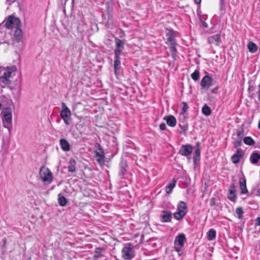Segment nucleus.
<instances>
[{"mask_svg": "<svg viewBox=\"0 0 260 260\" xmlns=\"http://www.w3.org/2000/svg\"><path fill=\"white\" fill-rule=\"evenodd\" d=\"M115 49L114 50V54L121 55V53L124 49V42L118 39L117 37H115Z\"/></svg>", "mask_w": 260, "mask_h": 260, "instance_id": "nucleus-8", "label": "nucleus"}, {"mask_svg": "<svg viewBox=\"0 0 260 260\" xmlns=\"http://www.w3.org/2000/svg\"><path fill=\"white\" fill-rule=\"evenodd\" d=\"M122 257L124 259L131 260L135 256V252L131 243H126L122 249Z\"/></svg>", "mask_w": 260, "mask_h": 260, "instance_id": "nucleus-4", "label": "nucleus"}, {"mask_svg": "<svg viewBox=\"0 0 260 260\" xmlns=\"http://www.w3.org/2000/svg\"><path fill=\"white\" fill-rule=\"evenodd\" d=\"M239 186L241 189V193L245 194L248 192L246 188V179L244 177L240 178L239 179Z\"/></svg>", "mask_w": 260, "mask_h": 260, "instance_id": "nucleus-18", "label": "nucleus"}, {"mask_svg": "<svg viewBox=\"0 0 260 260\" xmlns=\"http://www.w3.org/2000/svg\"><path fill=\"white\" fill-rule=\"evenodd\" d=\"M202 113L206 116H209L211 113V110L206 104L204 105L202 109Z\"/></svg>", "mask_w": 260, "mask_h": 260, "instance_id": "nucleus-31", "label": "nucleus"}, {"mask_svg": "<svg viewBox=\"0 0 260 260\" xmlns=\"http://www.w3.org/2000/svg\"><path fill=\"white\" fill-rule=\"evenodd\" d=\"M64 122L66 123V125H69L70 122H69V118H62Z\"/></svg>", "mask_w": 260, "mask_h": 260, "instance_id": "nucleus-43", "label": "nucleus"}, {"mask_svg": "<svg viewBox=\"0 0 260 260\" xmlns=\"http://www.w3.org/2000/svg\"><path fill=\"white\" fill-rule=\"evenodd\" d=\"M61 148L64 151H68L70 150L69 143L64 139H61L59 141Z\"/></svg>", "mask_w": 260, "mask_h": 260, "instance_id": "nucleus-20", "label": "nucleus"}, {"mask_svg": "<svg viewBox=\"0 0 260 260\" xmlns=\"http://www.w3.org/2000/svg\"><path fill=\"white\" fill-rule=\"evenodd\" d=\"M203 25L204 26H205V27H208V25H207V23H206V22H204L203 23Z\"/></svg>", "mask_w": 260, "mask_h": 260, "instance_id": "nucleus-46", "label": "nucleus"}, {"mask_svg": "<svg viewBox=\"0 0 260 260\" xmlns=\"http://www.w3.org/2000/svg\"><path fill=\"white\" fill-rule=\"evenodd\" d=\"M168 44H169L170 50L172 52L173 55V56L176 55V53L177 50H176V48L175 42L168 43Z\"/></svg>", "mask_w": 260, "mask_h": 260, "instance_id": "nucleus-34", "label": "nucleus"}, {"mask_svg": "<svg viewBox=\"0 0 260 260\" xmlns=\"http://www.w3.org/2000/svg\"><path fill=\"white\" fill-rule=\"evenodd\" d=\"M167 124L171 127H174L177 123L175 117L173 115L166 116L164 118Z\"/></svg>", "mask_w": 260, "mask_h": 260, "instance_id": "nucleus-17", "label": "nucleus"}, {"mask_svg": "<svg viewBox=\"0 0 260 260\" xmlns=\"http://www.w3.org/2000/svg\"><path fill=\"white\" fill-rule=\"evenodd\" d=\"M234 144L235 147H238L241 146L242 145V140L237 139V140H235V141L234 142Z\"/></svg>", "mask_w": 260, "mask_h": 260, "instance_id": "nucleus-39", "label": "nucleus"}, {"mask_svg": "<svg viewBox=\"0 0 260 260\" xmlns=\"http://www.w3.org/2000/svg\"><path fill=\"white\" fill-rule=\"evenodd\" d=\"M40 176L42 181L45 184H49L52 181L53 175L51 171L47 168L42 167L40 170Z\"/></svg>", "mask_w": 260, "mask_h": 260, "instance_id": "nucleus-3", "label": "nucleus"}, {"mask_svg": "<svg viewBox=\"0 0 260 260\" xmlns=\"http://www.w3.org/2000/svg\"><path fill=\"white\" fill-rule=\"evenodd\" d=\"M212 78L208 75L205 76L201 81V86L205 89H208L212 85Z\"/></svg>", "mask_w": 260, "mask_h": 260, "instance_id": "nucleus-11", "label": "nucleus"}, {"mask_svg": "<svg viewBox=\"0 0 260 260\" xmlns=\"http://www.w3.org/2000/svg\"><path fill=\"white\" fill-rule=\"evenodd\" d=\"M166 125L165 124V123H161L160 125H159V128L160 130L161 131H164L166 129Z\"/></svg>", "mask_w": 260, "mask_h": 260, "instance_id": "nucleus-41", "label": "nucleus"}, {"mask_svg": "<svg viewBox=\"0 0 260 260\" xmlns=\"http://www.w3.org/2000/svg\"><path fill=\"white\" fill-rule=\"evenodd\" d=\"M186 241V238L184 234L180 233L176 237L174 243V248L176 251L181 255L180 252H182Z\"/></svg>", "mask_w": 260, "mask_h": 260, "instance_id": "nucleus-2", "label": "nucleus"}, {"mask_svg": "<svg viewBox=\"0 0 260 260\" xmlns=\"http://www.w3.org/2000/svg\"><path fill=\"white\" fill-rule=\"evenodd\" d=\"M120 172L119 176L121 178H122L125 174V172L126 171L127 164L126 161H121L120 165Z\"/></svg>", "mask_w": 260, "mask_h": 260, "instance_id": "nucleus-24", "label": "nucleus"}, {"mask_svg": "<svg viewBox=\"0 0 260 260\" xmlns=\"http://www.w3.org/2000/svg\"><path fill=\"white\" fill-rule=\"evenodd\" d=\"M177 211L174 213V218L179 220L184 217L187 212V206L183 201H180L177 205Z\"/></svg>", "mask_w": 260, "mask_h": 260, "instance_id": "nucleus-5", "label": "nucleus"}, {"mask_svg": "<svg viewBox=\"0 0 260 260\" xmlns=\"http://www.w3.org/2000/svg\"><path fill=\"white\" fill-rule=\"evenodd\" d=\"M167 32L166 33L167 37V43H170L172 42H175V37L174 36L173 31L172 30H170L167 29Z\"/></svg>", "mask_w": 260, "mask_h": 260, "instance_id": "nucleus-23", "label": "nucleus"}, {"mask_svg": "<svg viewBox=\"0 0 260 260\" xmlns=\"http://www.w3.org/2000/svg\"><path fill=\"white\" fill-rule=\"evenodd\" d=\"M120 55L114 54V67L115 74H117L120 68Z\"/></svg>", "mask_w": 260, "mask_h": 260, "instance_id": "nucleus-19", "label": "nucleus"}, {"mask_svg": "<svg viewBox=\"0 0 260 260\" xmlns=\"http://www.w3.org/2000/svg\"><path fill=\"white\" fill-rule=\"evenodd\" d=\"M61 107L62 110L60 113V115L61 118H70L71 115V112L70 109L67 106L65 103H61Z\"/></svg>", "mask_w": 260, "mask_h": 260, "instance_id": "nucleus-12", "label": "nucleus"}, {"mask_svg": "<svg viewBox=\"0 0 260 260\" xmlns=\"http://www.w3.org/2000/svg\"><path fill=\"white\" fill-rule=\"evenodd\" d=\"M16 30L14 32V37L16 40L19 41L22 37V30L19 28V27H16Z\"/></svg>", "mask_w": 260, "mask_h": 260, "instance_id": "nucleus-29", "label": "nucleus"}, {"mask_svg": "<svg viewBox=\"0 0 260 260\" xmlns=\"http://www.w3.org/2000/svg\"><path fill=\"white\" fill-rule=\"evenodd\" d=\"M200 150L199 148H198L194 152V155L193 156V162L194 164L197 163V161H199L200 159Z\"/></svg>", "mask_w": 260, "mask_h": 260, "instance_id": "nucleus-32", "label": "nucleus"}, {"mask_svg": "<svg viewBox=\"0 0 260 260\" xmlns=\"http://www.w3.org/2000/svg\"><path fill=\"white\" fill-rule=\"evenodd\" d=\"M258 128L260 129V120L258 122Z\"/></svg>", "mask_w": 260, "mask_h": 260, "instance_id": "nucleus-49", "label": "nucleus"}, {"mask_svg": "<svg viewBox=\"0 0 260 260\" xmlns=\"http://www.w3.org/2000/svg\"><path fill=\"white\" fill-rule=\"evenodd\" d=\"M258 249L260 250V240L258 241Z\"/></svg>", "mask_w": 260, "mask_h": 260, "instance_id": "nucleus-48", "label": "nucleus"}, {"mask_svg": "<svg viewBox=\"0 0 260 260\" xmlns=\"http://www.w3.org/2000/svg\"><path fill=\"white\" fill-rule=\"evenodd\" d=\"M76 162L75 159H71L70 160V165L68 166V171L69 172L74 173L76 171L75 165Z\"/></svg>", "mask_w": 260, "mask_h": 260, "instance_id": "nucleus-28", "label": "nucleus"}, {"mask_svg": "<svg viewBox=\"0 0 260 260\" xmlns=\"http://www.w3.org/2000/svg\"><path fill=\"white\" fill-rule=\"evenodd\" d=\"M176 180L173 179L166 187V191L170 194L172 192L173 189L176 185Z\"/></svg>", "mask_w": 260, "mask_h": 260, "instance_id": "nucleus-22", "label": "nucleus"}, {"mask_svg": "<svg viewBox=\"0 0 260 260\" xmlns=\"http://www.w3.org/2000/svg\"><path fill=\"white\" fill-rule=\"evenodd\" d=\"M237 136L238 139L242 140L244 136V131L242 129L237 131Z\"/></svg>", "mask_w": 260, "mask_h": 260, "instance_id": "nucleus-38", "label": "nucleus"}, {"mask_svg": "<svg viewBox=\"0 0 260 260\" xmlns=\"http://www.w3.org/2000/svg\"><path fill=\"white\" fill-rule=\"evenodd\" d=\"M4 120L7 124L11 125L12 121V116L11 112L10 111H6L4 115Z\"/></svg>", "mask_w": 260, "mask_h": 260, "instance_id": "nucleus-25", "label": "nucleus"}, {"mask_svg": "<svg viewBox=\"0 0 260 260\" xmlns=\"http://www.w3.org/2000/svg\"><path fill=\"white\" fill-rule=\"evenodd\" d=\"M228 198L233 202H236L237 200L236 195V187L234 184L230 186L229 189V194L228 195Z\"/></svg>", "mask_w": 260, "mask_h": 260, "instance_id": "nucleus-9", "label": "nucleus"}, {"mask_svg": "<svg viewBox=\"0 0 260 260\" xmlns=\"http://www.w3.org/2000/svg\"><path fill=\"white\" fill-rule=\"evenodd\" d=\"M182 110L181 111V114H184L188 110V107L187 104L185 102H182Z\"/></svg>", "mask_w": 260, "mask_h": 260, "instance_id": "nucleus-37", "label": "nucleus"}, {"mask_svg": "<svg viewBox=\"0 0 260 260\" xmlns=\"http://www.w3.org/2000/svg\"><path fill=\"white\" fill-rule=\"evenodd\" d=\"M192 149V147L189 144L182 145L180 149L179 153L183 156H186L191 153Z\"/></svg>", "mask_w": 260, "mask_h": 260, "instance_id": "nucleus-10", "label": "nucleus"}, {"mask_svg": "<svg viewBox=\"0 0 260 260\" xmlns=\"http://www.w3.org/2000/svg\"><path fill=\"white\" fill-rule=\"evenodd\" d=\"M96 161L100 165H103L105 162V153L100 145H98V148L94 151Z\"/></svg>", "mask_w": 260, "mask_h": 260, "instance_id": "nucleus-7", "label": "nucleus"}, {"mask_svg": "<svg viewBox=\"0 0 260 260\" xmlns=\"http://www.w3.org/2000/svg\"><path fill=\"white\" fill-rule=\"evenodd\" d=\"M191 77L194 81H198L200 78L199 70H196L193 73L191 74Z\"/></svg>", "mask_w": 260, "mask_h": 260, "instance_id": "nucleus-35", "label": "nucleus"}, {"mask_svg": "<svg viewBox=\"0 0 260 260\" xmlns=\"http://www.w3.org/2000/svg\"><path fill=\"white\" fill-rule=\"evenodd\" d=\"M20 21L19 18L10 16L5 22V26L8 29L20 27Z\"/></svg>", "mask_w": 260, "mask_h": 260, "instance_id": "nucleus-6", "label": "nucleus"}, {"mask_svg": "<svg viewBox=\"0 0 260 260\" xmlns=\"http://www.w3.org/2000/svg\"><path fill=\"white\" fill-rule=\"evenodd\" d=\"M213 200H214V199H213V198H212V199H211V205H214V202Z\"/></svg>", "mask_w": 260, "mask_h": 260, "instance_id": "nucleus-47", "label": "nucleus"}, {"mask_svg": "<svg viewBox=\"0 0 260 260\" xmlns=\"http://www.w3.org/2000/svg\"><path fill=\"white\" fill-rule=\"evenodd\" d=\"M16 71V68L14 66L7 67L3 70L0 77V82L4 86L9 85L11 83V79L15 75Z\"/></svg>", "mask_w": 260, "mask_h": 260, "instance_id": "nucleus-1", "label": "nucleus"}, {"mask_svg": "<svg viewBox=\"0 0 260 260\" xmlns=\"http://www.w3.org/2000/svg\"><path fill=\"white\" fill-rule=\"evenodd\" d=\"M259 160L260 152H258L257 151H254L252 152L249 157V161L251 162V164L253 165H256L257 164Z\"/></svg>", "mask_w": 260, "mask_h": 260, "instance_id": "nucleus-15", "label": "nucleus"}, {"mask_svg": "<svg viewBox=\"0 0 260 260\" xmlns=\"http://www.w3.org/2000/svg\"><path fill=\"white\" fill-rule=\"evenodd\" d=\"M255 225L256 226H259V225H260V217H257V218L255 219Z\"/></svg>", "mask_w": 260, "mask_h": 260, "instance_id": "nucleus-42", "label": "nucleus"}, {"mask_svg": "<svg viewBox=\"0 0 260 260\" xmlns=\"http://www.w3.org/2000/svg\"><path fill=\"white\" fill-rule=\"evenodd\" d=\"M216 232L214 229H210L207 233V239L209 241H212L216 238Z\"/></svg>", "mask_w": 260, "mask_h": 260, "instance_id": "nucleus-27", "label": "nucleus"}, {"mask_svg": "<svg viewBox=\"0 0 260 260\" xmlns=\"http://www.w3.org/2000/svg\"><path fill=\"white\" fill-rule=\"evenodd\" d=\"M243 213H244V212H243V209L241 207H238L236 209V213L238 215V217L239 219H241L242 218Z\"/></svg>", "mask_w": 260, "mask_h": 260, "instance_id": "nucleus-36", "label": "nucleus"}, {"mask_svg": "<svg viewBox=\"0 0 260 260\" xmlns=\"http://www.w3.org/2000/svg\"><path fill=\"white\" fill-rule=\"evenodd\" d=\"M182 129L183 130L184 132H185L187 130V126L183 125L182 127Z\"/></svg>", "mask_w": 260, "mask_h": 260, "instance_id": "nucleus-44", "label": "nucleus"}, {"mask_svg": "<svg viewBox=\"0 0 260 260\" xmlns=\"http://www.w3.org/2000/svg\"><path fill=\"white\" fill-rule=\"evenodd\" d=\"M200 144L199 142L197 143V145H199Z\"/></svg>", "mask_w": 260, "mask_h": 260, "instance_id": "nucleus-51", "label": "nucleus"}, {"mask_svg": "<svg viewBox=\"0 0 260 260\" xmlns=\"http://www.w3.org/2000/svg\"><path fill=\"white\" fill-rule=\"evenodd\" d=\"M244 143L248 145H253L255 144L254 141L250 137H246L243 139Z\"/></svg>", "mask_w": 260, "mask_h": 260, "instance_id": "nucleus-33", "label": "nucleus"}, {"mask_svg": "<svg viewBox=\"0 0 260 260\" xmlns=\"http://www.w3.org/2000/svg\"><path fill=\"white\" fill-rule=\"evenodd\" d=\"M160 218L162 222H170L172 219V213L169 211H163L160 215Z\"/></svg>", "mask_w": 260, "mask_h": 260, "instance_id": "nucleus-16", "label": "nucleus"}, {"mask_svg": "<svg viewBox=\"0 0 260 260\" xmlns=\"http://www.w3.org/2000/svg\"><path fill=\"white\" fill-rule=\"evenodd\" d=\"M214 91H215V89H213V91H212V92H214Z\"/></svg>", "mask_w": 260, "mask_h": 260, "instance_id": "nucleus-50", "label": "nucleus"}, {"mask_svg": "<svg viewBox=\"0 0 260 260\" xmlns=\"http://www.w3.org/2000/svg\"><path fill=\"white\" fill-rule=\"evenodd\" d=\"M247 48L250 52L254 53L257 51V46L252 42H250L248 43Z\"/></svg>", "mask_w": 260, "mask_h": 260, "instance_id": "nucleus-26", "label": "nucleus"}, {"mask_svg": "<svg viewBox=\"0 0 260 260\" xmlns=\"http://www.w3.org/2000/svg\"><path fill=\"white\" fill-rule=\"evenodd\" d=\"M194 2L196 4H200L201 2V0H194Z\"/></svg>", "mask_w": 260, "mask_h": 260, "instance_id": "nucleus-45", "label": "nucleus"}, {"mask_svg": "<svg viewBox=\"0 0 260 260\" xmlns=\"http://www.w3.org/2000/svg\"><path fill=\"white\" fill-rule=\"evenodd\" d=\"M243 156V153L242 150L241 148H238L236 153L232 156L231 159L232 162L234 164L239 162Z\"/></svg>", "mask_w": 260, "mask_h": 260, "instance_id": "nucleus-14", "label": "nucleus"}, {"mask_svg": "<svg viewBox=\"0 0 260 260\" xmlns=\"http://www.w3.org/2000/svg\"><path fill=\"white\" fill-rule=\"evenodd\" d=\"M208 42L210 44H214L216 46H219L221 42L220 39V35L216 34L209 37L208 38Z\"/></svg>", "mask_w": 260, "mask_h": 260, "instance_id": "nucleus-13", "label": "nucleus"}, {"mask_svg": "<svg viewBox=\"0 0 260 260\" xmlns=\"http://www.w3.org/2000/svg\"><path fill=\"white\" fill-rule=\"evenodd\" d=\"M58 202L60 206H64L67 204L68 201L64 197L61 196V194L59 193L58 196Z\"/></svg>", "mask_w": 260, "mask_h": 260, "instance_id": "nucleus-30", "label": "nucleus"}, {"mask_svg": "<svg viewBox=\"0 0 260 260\" xmlns=\"http://www.w3.org/2000/svg\"><path fill=\"white\" fill-rule=\"evenodd\" d=\"M86 28V27L85 25H83L82 26H79L78 25L77 26V30L80 33L84 32L85 30V29Z\"/></svg>", "mask_w": 260, "mask_h": 260, "instance_id": "nucleus-40", "label": "nucleus"}, {"mask_svg": "<svg viewBox=\"0 0 260 260\" xmlns=\"http://www.w3.org/2000/svg\"><path fill=\"white\" fill-rule=\"evenodd\" d=\"M105 252V249L104 248L98 247L95 248L94 254V258H99L104 256V254Z\"/></svg>", "mask_w": 260, "mask_h": 260, "instance_id": "nucleus-21", "label": "nucleus"}]
</instances>
